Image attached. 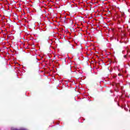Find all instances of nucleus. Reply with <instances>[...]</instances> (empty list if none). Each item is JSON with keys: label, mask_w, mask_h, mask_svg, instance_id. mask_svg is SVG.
Wrapping results in <instances>:
<instances>
[{"label": "nucleus", "mask_w": 130, "mask_h": 130, "mask_svg": "<svg viewBox=\"0 0 130 130\" xmlns=\"http://www.w3.org/2000/svg\"><path fill=\"white\" fill-rule=\"evenodd\" d=\"M111 40H113L114 39V38L113 37H112L110 38Z\"/></svg>", "instance_id": "f257e3e1"}, {"label": "nucleus", "mask_w": 130, "mask_h": 130, "mask_svg": "<svg viewBox=\"0 0 130 130\" xmlns=\"http://www.w3.org/2000/svg\"><path fill=\"white\" fill-rule=\"evenodd\" d=\"M12 130H22V128L20 129H18L17 128H13V129H12Z\"/></svg>", "instance_id": "f03ea898"}, {"label": "nucleus", "mask_w": 130, "mask_h": 130, "mask_svg": "<svg viewBox=\"0 0 130 130\" xmlns=\"http://www.w3.org/2000/svg\"><path fill=\"white\" fill-rule=\"evenodd\" d=\"M110 63H112V64H113V61H111V60H110Z\"/></svg>", "instance_id": "7ed1b4c3"}, {"label": "nucleus", "mask_w": 130, "mask_h": 130, "mask_svg": "<svg viewBox=\"0 0 130 130\" xmlns=\"http://www.w3.org/2000/svg\"><path fill=\"white\" fill-rule=\"evenodd\" d=\"M112 10H113L114 9L113 6H112V8H111Z\"/></svg>", "instance_id": "20e7f679"}, {"label": "nucleus", "mask_w": 130, "mask_h": 130, "mask_svg": "<svg viewBox=\"0 0 130 130\" xmlns=\"http://www.w3.org/2000/svg\"><path fill=\"white\" fill-rule=\"evenodd\" d=\"M112 31L113 32L114 31V28H112Z\"/></svg>", "instance_id": "39448f33"}, {"label": "nucleus", "mask_w": 130, "mask_h": 130, "mask_svg": "<svg viewBox=\"0 0 130 130\" xmlns=\"http://www.w3.org/2000/svg\"><path fill=\"white\" fill-rule=\"evenodd\" d=\"M110 92H111V93H112V90H110Z\"/></svg>", "instance_id": "423d86ee"}, {"label": "nucleus", "mask_w": 130, "mask_h": 130, "mask_svg": "<svg viewBox=\"0 0 130 130\" xmlns=\"http://www.w3.org/2000/svg\"><path fill=\"white\" fill-rule=\"evenodd\" d=\"M71 23V24H73V21H72Z\"/></svg>", "instance_id": "0eeeda50"}, {"label": "nucleus", "mask_w": 130, "mask_h": 130, "mask_svg": "<svg viewBox=\"0 0 130 130\" xmlns=\"http://www.w3.org/2000/svg\"><path fill=\"white\" fill-rule=\"evenodd\" d=\"M118 76H120V74H118Z\"/></svg>", "instance_id": "6e6552de"}, {"label": "nucleus", "mask_w": 130, "mask_h": 130, "mask_svg": "<svg viewBox=\"0 0 130 130\" xmlns=\"http://www.w3.org/2000/svg\"><path fill=\"white\" fill-rule=\"evenodd\" d=\"M112 25H113V23H112Z\"/></svg>", "instance_id": "1a4fd4ad"}]
</instances>
